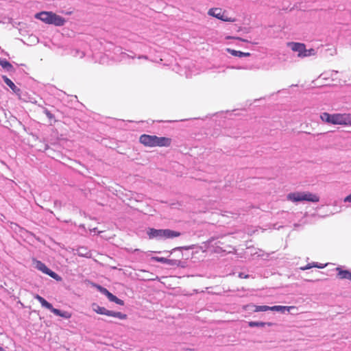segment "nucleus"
Listing matches in <instances>:
<instances>
[{
    "label": "nucleus",
    "instance_id": "obj_1",
    "mask_svg": "<svg viewBox=\"0 0 351 351\" xmlns=\"http://www.w3.org/2000/svg\"><path fill=\"white\" fill-rule=\"evenodd\" d=\"M320 119L326 123L333 125H351V114L347 113L329 114L323 112L320 114Z\"/></svg>",
    "mask_w": 351,
    "mask_h": 351
},
{
    "label": "nucleus",
    "instance_id": "obj_2",
    "mask_svg": "<svg viewBox=\"0 0 351 351\" xmlns=\"http://www.w3.org/2000/svg\"><path fill=\"white\" fill-rule=\"evenodd\" d=\"M139 141L146 147H169L171 144V139L167 137H158L155 135L142 134Z\"/></svg>",
    "mask_w": 351,
    "mask_h": 351
},
{
    "label": "nucleus",
    "instance_id": "obj_3",
    "mask_svg": "<svg viewBox=\"0 0 351 351\" xmlns=\"http://www.w3.org/2000/svg\"><path fill=\"white\" fill-rule=\"evenodd\" d=\"M35 18L46 24L56 26H63L66 23L65 19L53 12L43 11L38 12L35 14Z\"/></svg>",
    "mask_w": 351,
    "mask_h": 351
},
{
    "label": "nucleus",
    "instance_id": "obj_4",
    "mask_svg": "<svg viewBox=\"0 0 351 351\" xmlns=\"http://www.w3.org/2000/svg\"><path fill=\"white\" fill-rule=\"evenodd\" d=\"M287 199L292 202L306 201L309 202H318L319 197L315 194L310 192H293L287 195Z\"/></svg>",
    "mask_w": 351,
    "mask_h": 351
},
{
    "label": "nucleus",
    "instance_id": "obj_5",
    "mask_svg": "<svg viewBox=\"0 0 351 351\" xmlns=\"http://www.w3.org/2000/svg\"><path fill=\"white\" fill-rule=\"evenodd\" d=\"M337 71H329L322 73L316 80L313 81L314 88L330 86L337 77Z\"/></svg>",
    "mask_w": 351,
    "mask_h": 351
},
{
    "label": "nucleus",
    "instance_id": "obj_6",
    "mask_svg": "<svg viewBox=\"0 0 351 351\" xmlns=\"http://www.w3.org/2000/svg\"><path fill=\"white\" fill-rule=\"evenodd\" d=\"M150 239L154 238H165L170 239L178 237L181 235V233L178 231L171 230L169 229H154L149 228L147 232Z\"/></svg>",
    "mask_w": 351,
    "mask_h": 351
},
{
    "label": "nucleus",
    "instance_id": "obj_7",
    "mask_svg": "<svg viewBox=\"0 0 351 351\" xmlns=\"http://www.w3.org/2000/svg\"><path fill=\"white\" fill-rule=\"evenodd\" d=\"M34 298L41 304L43 307L50 310L55 315L69 319L71 317V314L67 311L62 312L59 309L54 308L53 306L48 302L45 298L41 297L40 295L36 294Z\"/></svg>",
    "mask_w": 351,
    "mask_h": 351
},
{
    "label": "nucleus",
    "instance_id": "obj_8",
    "mask_svg": "<svg viewBox=\"0 0 351 351\" xmlns=\"http://www.w3.org/2000/svg\"><path fill=\"white\" fill-rule=\"evenodd\" d=\"M35 267L37 269L42 271L43 273L49 275L50 277L56 279L57 280L60 279V277L54 271H51L49 269L45 263H42L40 261H34Z\"/></svg>",
    "mask_w": 351,
    "mask_h": 351
},
{
    "label": "nucleus",
    "instance_id": "obj_9",
    "mask_svg": "<svg viewBox=\"0 0 351 351\" xmlns=\"http://www.w3.org/2000/svg\"><path fill=\"white\" fill-rule=\"evenodd\" d=\"M225 12L222 10L221 8H211L208 10V14L210 16H214L218 19H220L223 21H234V19H232L231 18H228V16H224Z\"/></svg>",
    "mask_w": 351,
    "mask_h": 351
},
{
    "label": "nucleus",
    "instance_id": "obj_10",
    "mask_svg": "<svg viewBox=\"0 0 351 351\" xmlns=\"http://www.w3.org/2000/svg\"><path fill=\"white\" fill-rule=\"evenodd\" d=\"M287 45L291 47L292 51L298 52V57H305L304 53H306V46L304 43L290 42L287 43Z\"/></svg>",
    "mask_w": 351,
    "mask_h": 351
},
{
    "label": "nucleus",
    "instance_id": "obj_11",
    "mask_svg": "<svg viewBox=\"0 0 351 351\" xmlns=\"http://www.w3.org/2000/svg\"><path fill=\"white\" fill-rule=\"evenodd\" d=\"M223 243L218 241L213 247V252L220 254L223 252L230 253L234 250L233 247L230 245H223Z\"/></svg>",
    "mask_w": 351,
    "mask_h": 351
},
{
    "label": "nucleus",
    "instance_id": "obj_12",
    "mask_svg": "<svg viewBox=\"0 0 351 351\" xmlns=\"http://www.w3.org/2000/svg\"><path fill=\"white\" fill-rule=\"evenodd\" d=\"M336 270L337 271V277L339 279H348L350 280L351 276V272L348 270H343L340 267H337Z\"/></svg>",
    "mask_w": 351,
    "mask_h": 351
},
{
    "label": "nucleus",
    "instance_id": "obj_13",
    "mask_svg": "<svg viewBox=\"0 0 351 351\" xmlns=\"http://www.w3.org/2000/svg\"><path fill=\"white\" fill-rule=\"evenodd\" d=\"M92 308H93V310L97 314L105 315L108 316V315L110 313L109 310H107L104 307L99 306L98 304H97L95 303L92 304Z\"/></svg>",
    "mask_w": 351,
    "mask_h": 351
},
{
    "label": "nucleus",
    "instance_id": "obj_14",
    "mask_svg": "<svg viewBox=\"0 0 351 351\" xmlns=\"http://www.w3.org/2000/svg\"><path fill=\"white\" fill-rule=\"evenodd\" d=\"M77 254L81 257L90 258L92 254L90 250L85 247H80L77 249Z\"/></svg>",
    "mask_w": 351,
    "mask_h": 351
},
{
    "label": "nucleus",
    "instance_id": "obj_15",
    "mask_svg": "<svg viewBox=\"0 0 351 351\" xmlns=\"http://www.w3.org/2000/svg\"><path fill=\"white\" fill-rule=\"evenodd\" d=\"M226 51L230 53L233 56H237V57H249L250 56V53L249 52H242L240 51H237L234 49H232L230 48L226 49Z\"/></svg>",
    "mask_w": 351,
    "mask_h": 351
},
{
    "label": "nucleus",
    "instance_id": "obj_16",
    "mask_svg": "<svg viewBox=\"0 0 351 351\" xmlns=\"http://www.w3.org/2000/svg\"><path fill=\"white\" fill-rule=\"evenodd\" d=\"M3 79L4 82L14 92L19 93L20 89L14 84V82L8 77L3 75Z\"/></svg>",
    "mask_w": 351,
    "mask_h": 351
},
{
    "label": "nucleus",
    "instance_id": "obj_17",
    "mask_svg": "<svg viewBox=\"0 0 351 351\" xmlns=\"http://www.w3.org/2000/svg\"><path fill=\"white\" fill-rule=\"evenodd\" d=\"M151 259L156 262H160L169 265H172L174 264V261L173 260L168 259L164 257L153 256L151 258Z\"/></svg>",
    "mask_w": 351,
    "mask_h": 351
},
{
    "label": "nucleus",
    "instance_id": "obj_18",
    "mask_svg": "<svg viewBox=\"0 0 351 351\" xmlns=\"http://www.w3.org/2000/svg\"><path fill=\"white\" fill-rule=\"evenodd\" d=\"M252 306L254 308L253 310L254 312L267 311L269 310V306H256V305H247L243 307L244 309H247V307Z\"/></svg>",
    "mask_w": 351,
    "mask_h": 351
},
{
    "label": "nucleus",
    "instance_id": "obj_19",
    "mask_svg": "<svg viewBox=\"0 0 351 351\" xmlns=\"http://www.w3.org/2000/svg\"><path fill=\"white\" fill-rule=\"evenodd\" d=\"M249 326L250 327H255V326H258V327H263L266 325L267 326H271L272 324L270 323V322H250L249 324H248Z\"/></svg>",
    "mask_w": 351,
    "mask_h": 351
},
{
    "label": "nucleus",
    "instance_id": "obj_20",
    "mask_svg": "<svg viewBox=\"0 0 351 351\" xmlns=\"http://www.w3.org/2000/svg\"><path fill=\"white\" fill-rule=\"evenodd\" d=\"M108 316L117 317V318H119L120 319H127V315L126 314H123V313H122L121 312H114V311H110V313H109Z\"/></svg>",
    "mask_w": 351,
    "mask_h": 351
},
{
    "label": "nucleus",
    "instance_id": "obj_21",
    "mask_svg": "<svg viewBox=\"0 0 351 351\" xmlns=\"http://www.w3.org/2000/svg\"><path fill=\"white\" fill-rule=\"evenodd\" d=\"M0 65L8 71L13 69L12 65L6 60L0 59Z\"/></svg>",
    "mask_w": 351,
    "mask_h": 351
},
{
    "label": "nucleus",
    "instance_id": "obj_22",
    "mask_svg": "<svg viewBox=\"0 0 351 351\" xmlns=\"http://www.w3.org/2000/svg\"><path fill=\"white\" fill-rule=\"evenodd\" d=\"M110 301L114 302L116 304L121 305V306H123L124 304V302L122 300L118 298L117 296H115L114 295H112V296L110 299Z\"/></svg>",
    "mask_w": 351,
    "mask_h": 351
},
{
    "label": "nucleus",
    "instance_id": "obj_23",
    "mask_svg": "<svg viewBox=\"0 0 351 351\" xmlns=\"http://www.w3.org/2000/svg\"><path fill=\"white\" fill-rule=\"evenodd\" d=\"M287 307L283 306H269L270 311H285Z\"/></svg>",
    "mask_w": 351,
    "mask_h": 351
},
{
    "label": "nucleus",
    "instance_id": "obj_24",
    "mask_svg": "<svg viewBox=\"0 0 351 351\" xmlns=\"http://www.w3.org/2000/svg\"><path fill=\"white\" fill-rule=\"evenodd\" d=\"M304 54H305V57L311 56H315L316 54V52H315V50L313 48L309 49H306V53H304Z\"/></svg>",
    "mask_w": 351,
    "mask_h": 351
},
{
    "label": "nucleus",
    "instance_id": "obj_25",
    "mask_svg": "<svg viewBox=\"0 0 351 351\" xmlns=\"http://www.w3.org/2000/svg\"><path fill=\"white\" fill-rule=\"evenodd\" d=\"M317 266V263H308L307 264L306 266L304 267H300V269L301 270H306V269H311L314 267Z\"/></svg>",
    "mask_w": 351,
    "mask_h": 351
},
{
    "label": "nucleus",
    "instance_id": "obj_26",
    "mask_svg": "<svg viewBox=\"0 0 351 351\" xmlns=\"http://www.w3.org/2000/svg\"><path fill=\"white\" fill-rule=\"evenodd\" d=\"M226 38V39H235V40H241V41H243V42H248V40H245V39L241 38H240V37H236V36H227Z\"/></svg>",
    "mask_w": 351,
    "mask_h": 351
},
{
    "label": "nucleus",
    "instance_id": "obj_27",
    "mask_svg": "<svg viewBox=\"0 0 351 351\" xmlns=\"http://www.w3.org/2000/svg\"><path fill=\"white\" fill-rule=\"evenodd\" d=\"M98 289L100 291L101 293L106 295L108 293V290L104 287H102L101 286L98 287Z\"/></svg>",
    "mask_w": 351,
    "mask_h": 351
},
{
    "label": "nucleus",
    "instance_id": "obj_28",
    "mask_svg": "<svg viewBox=\"0 0 351 351\" xmlns=\"http://www.w3.org/2000/svg\"><path fill=\"white\" fill-rule=\"evenodd\" d=\"M191 247H178L173 249V250H182L183 249L184 250H189L191 249Z\"/></svg>",
    "mask_w": 351,
    "mask_h": 351
},
{
    "label": "nucleus",
    "instance_id": "obj_29",
    "mask_svg": "<svg viewBox=\"0 0 351 351\" xmlns=\"http://www.w3.org/2000/svg\"><path fill=\"white\" fill-rule=\"evenodd\" d=\"M344 202H351V193L349 195H348L347 197H345Z\"/></svg>",
    "mask_w": 351,
    "mask_h": 351
},
{
    "label": "nucleus",
    "instance_id": "obj_30",
    "mask_svg": "<svg viewBox=\"0 0 351 351\" xmlns=\"http://www.w3.org/2000/svg\"><path fill=\"white\" fill-rule=\"evenodd\" d=\"M239 276L240 278H248V275H244L243 273L239 274Z\"/></svg>",
    "mask_w": 351,
    "mask_h": 351
},
{
    "label": "nucleus",
    "instance_id": "obj_31",
    "mask_svg": "<svg viewBox=\"0 0 351 351\" xmlns=\"http://www.w3.org/2000/svg\"><path fill=\"white\" fill-rule=\"evenodd\" d=\"M46 114H47V116L49 118H50V119H51V118L53 117V115H52V114H51V112H49V111H46Z\"/></svg>",
    "mask_w": 351,
    "mask_h": 351
},
{
    "label": "nucleus",
    "instance_id": "obj_32",
    "mask_svg": "<svg viewBox=\"0 0 351 351\" xmlns=\"http://www.w3.org/2000/svg\"><path fill=\"white\" fill-rule=\"evenodd\" d=\"M112 293H111L110 291L108 292V293L106 295L108 299L110 300V299L111 298V297L112 296Z\"/></svg>",
    "mask_w": 351,
    "mask_h": 351
},
{
    "label": "nucleus",
    "instance_id": "obj_33",
    "mask_svg": "<svg viewBox=\"0 0 351 351\" xmlns=\"http://www.w3.org/2000/svg\"><path fill=\"white\" fill-rule=\"evenodd\" d=\"M315 267L323 268V267H324V265H317V266H315Z\"/></svg>",
    "mask_w": 351,
    "mask_h": 351
},
{
    "label": "nucleus",
    "instance_id": "obj_34",
    "mask_svg": "<svg viewBox=\"0 0 351 351\" xmlns=\"http://www.w3.org/2000/svg\"><path fill=\"white\" fill-rule=\"evenodd\" d=\"M157 278V276L156 277H152V278H149V280H154Z\"/></svg>",
    "mask_w": 351,
    "mask_h": 351
},
{
    "label": "nucleus",
    "instance_id": "obj_35",
    "mask_svg": "<svg viewBox=\"0 0 351 351\" xmlns=\"http://www.w3.org/2000/svg\"><path fill=\"white\" fill-rule=\"evenodd\" d=\"M0 351H5L3 348L0 347Z\"/></svg>",
    "mask_w": 351,
    "mask_h": 351
},
{
    "label": "nucleus",
    "instance_id": "obj_36",
    "mask_svg": "<svg viewBox=\"0 0 351 351\" xmlns=\"http://www.w3.org/2000/svg\"><path fill=\"white\" fill-rule=\"evenodd\" d=\"M96 230V228H93V229H90V231H95Z\"/></svg>",
    "mask_w": 351,
    "mask_h": 351
}]
</instances>
